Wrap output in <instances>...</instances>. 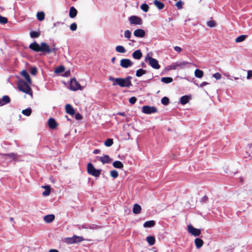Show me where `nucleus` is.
Instances as JSON below:
<instances>
[{"label": "nucleus", "instance_id": "6ab92c4d", "mask_svg": "<svg viewBox=\"0 0 252 252\" xmlns=\"http://www.w3.org/2000/svg\"><path fill=\"white\" fill-rule=\"evenodd\" d=\"M66 112L67 114L73 116L75 114V111L70 104H67L65 106Z\"/></svg>", "mask_w": 252, "mask_h": 252}, {"label": "nucleus", "instance_id": "39448f33", "mask_svg": "<svg viewBox=\"0 0 252 252\" xmlns=\"http://www.w3.org/2000/svg\"><path fill=\"white\" fill-rule=\"evenodd\" d=\"M145 61L148 62L150 66L154 69H158L160 68V65L157 60L153 58L150 56V53H148L145 57Z\"/></svg>", "mask_w": 252, "mask_h": 252}, {"label": "nucleus", "instance_id": "37998d69", "mask_svg": "<svg viewBox=\"0 0 252 252\" xmlns=\"http://www.w3.org/2000/svg\"><path fill=\"white\" fill-rule=\"evenodd\" d=\"M110 175L112 177L115 179L118 177L119 174L117 170H113L110 171Z\"/></svg>", "mask_w": 252, "mask_h": 252}, {"label": "nucleus", "instance_id": "9d476101", "mask_svg": "<svg viewBox=\"0 0 252 252\" xmlns=\"http://www.w3.org/2000/svg\"><path fill=\"white\" fill-rule=\"evenodd\" d=\"M133 63L128 59H123L120 61V65L125 68L132 66Z\"/></svg>", "mask_w": 252, "mask_h": 252}, {"label": "nucleus", "instance_id": "2f4dec72", "mask_svg": "<svg viewBox=\"0 0 252 252\" xmlns=\"http://www.w3.org/2000/svg\"><path fill=\"white\" fill-rule=\"evenodd\" d=\"M194 75H195V77H196L197 78H201L203 76V71H202L199 69H196L195 70Z\"/></svg>", "mask_w": 252, "mask_h": 252}, {"label": "nucleus", "instance_id": "c9c22d12", "mask_svg": "<svg viewBox=\"0 0 252 252\" xmlns=\"http://www.w3.org/2000/svg\"><path fill=\"white\" fill-rule=\"evenodd\" d=\"M147 241L149 244L151 246L153 245L155 242V237L153 236H148L147 237Z\"/></svg>", "mask_w": 252, "mask_h": 252}, {"label": "nucleus", "instance_id": "b1692460", "mask_svg": "<svg viewBox=\"0 0 252 252\" xmlns=\"http://www.w3.org/2000/svg\"><path fill=\"white\" fill-rule=\"evenodd\" d=\"M141 210V207L140 205L138 204H135L133 206L132 209L133 213L135 214H138L140 213Z\"/></svg>", "mask_w": 252, "mask_h": 252}, {"label": "nucleus", "instance_id": "423d86ee", "mask_svg": "<svg viewBox=\"0 0 252 252\" xmlns=\"http://www.w3.org/2000/svg\"><path fill=\"white\" fill-rule=\"evenodd\" d=\"M87 172L90 174L95 177H98L100 176L101 169H96L91 163L87 164Z\"/></svg>", "mask_w": 252, "mask_h": 252}, {"label": "nucleus", "instance_id": "0eeeda50", "mask_svg": "<svg viewBox=\"0 0 252 252\" xmlns=\"http://www.w3.org/2000/svg\"><path fill=\"white\" fill-rule=\"evenodd\" d=\"M83 240H84L83 237L81 236H78L77 235H73L72 237H67L65 238L64 242L68 244H71L79 243Z\"/></svg>", "mask_w": 252, "mask_h": 252}, {"label": "nucleus", "instance_id": "c756f323", "mask_svg": "<svg viewBox=\"0 0 252 252\" xmlns=\"http://www.w3.org/2000/svg\"><path fill=\"white\" fill-rule=\"evenodd\" d=\"M36 17L39 21H42L45 18V13L42 11L38 12L36 14Z\"/></svg>", "mask_w": 252, "mask_h": 252}, {"label": "nucleus", "instance_id": "13d9d810", "mask_svg": "<svg viewBox=\"0 0 252 252\" xmlns=\"http://www.w3.org/2000/svg\"><path fill=\"white\" fill-rule=\"evenodd\" d=\"M136 100H137L136 98L135 97L133 96L129 98V102L130 103L133 104L136 102Z\"/></svg>", "mask_w": 252, "mask_h": 252}, {"label": "nucleus", "instance_id": "f257e3e1", "mask_svg": "<svg viewBox=\"0 0 252 252\" xmlns=\"http://www.w3.org/2000/svg\"><path fill=\"white\" fill-rule=\"evenodd\" d=\"M29 48L35 52H50L49 46L45 42H41L40 45L36 42L31 43Z\"/></svg>", "mask_w": 252, "mask_h": 252}, {"label": "nucleus", "instance_id": "c85d7f7f", "mask_svg": "<svg viewBox=\"0 0 252 252\" xmlns=\"http://www.w3.org/2000/svg\"><path fill=\"white\" fill-rule=\"evenodd\" d=\"M155 225V221L154 220H149L145 222L143 224L144 227H151Z\"/></svg>", "mask_w": 252, "mask_h": 252}, {"label": "nucleus", "instance_id": "9b49d317", "mask_svg": "<svg viewBox=\"0 0 252 252\" xmlns=\"http://www.w3.org/2000/svg\"><path fill=\"white\" fill-rule=\"evenodd\" d=\"M128 20L130 24L141 25L142 19L141 18L137 16H131L128 18Z\"/></svg>", "mask_w": 252, "mask_h": 252}, {"label": "nucleus", "instance_id": "7c9ffc66", "mask_svg": "<svg viewBox=\"0 0 252 252\" xmlns=\"http://www.w3.org/2000/svg\"><path fill=\"white\" fill-rule=\"evenodd\" d=\"M147 73V71L143 69H139L136 72V76L138 77H140L142 75L145 74Z\"/></svg>", "mask_w": 252, "mask_h": 252}, {"label": "nucleus", "instance_id": "5fc2aeb1", "mask_svg": "<svg viewBox=\"0 0 252 252\" xmlns=\"http://www.w3.org/2000/svg\"><path fill=\"white\" fill-rule=\"evenodd\" d=\"M77 24L75 23L71 24L70 26V29L72 31H75L77 29Z\"/></svg>", "mask_w": 252, "mask_h": 252}, {"label": "nucleus", "instance_id": "f03ea898", "mask_svg": "<svg viewBox=\"0 0 252 252\" xmlns=\"http://www.w3.org/2000/svg\"><path fill=\"white\" fill-rule=\"evenodd\" d=\"M31 84L25 82L23 80H19L18 82V88L19 90L27 94L31 93L32 90L30 87Z\"/></svg>", "mask_w": 252, "mask_h": 252}, {"label": "nucleus", "instance_id": "6e6552de", "mask_svg": "<svg viewBox=\"0 0 252 252\" xmlns=\"http://www.w3.org/2000/svg\"><path fill=\"white\" fill-rule=\"evenodd\" d=\"M70 89L72 91H75L78 90H82L83 88L80 84L77 81L75 78L71 79L69 85Z\"/></svg>", "mask_w": 252, "mask_h": 252}, {"label": "nucleus", "instance_id": "58836bf2", "mask_svg": "<svg viewBox=\"0 0 252 252\" xmlns=\"http://www.w3.org/2000/svg\"><path fill=\"white\" fill-rule=\"evenodd\" d=\"M58 50V48L55 46L54 44H53L51 48L49 47L50 52H44V53L49 54L51 52H53L54 53L56 54Z\"/></svg>", "mask_w": 252, "mask_h": 252}, {"label": "nucleus", "instance_id": "6e6d98bb", "mask_svg": "<svg viewBox=\"0 0 252 252\" xmlns=\"http://www.w3.org/2000/svg\"><path fill=\"white\" fill-rule=\"evenodd\" d=\"M30 72L33 75H36L37 73V68L35 67H33L31 68Z\"/></svg>", "mask_w": 252, "mask_h": 252}, {"label": "nucleus", "instance_id": "a878e982", "mask_svg": "<svg viewBox=\"0 0 252 252\" xmlns=\"http://www.w3.org/2000/svg\"><path fill=\"white\" fill-rule=\"evenodd\" d=\"M154 3L159 10L162 9L164 7V3L158 0H155Z\"/></svg>", "mask_w": 252, "mask_h": 252}, {"label": "nucleus", "instance_id": "bb28decb", "mask_svg": "<svg viewBox=\"0 0 252 252\" xmlns=\"http://www.w3.org/2000/svg\"><path fill=\"white\" fill-rule=\"evenodd\" d=\"M194 243L197 249L201 248L203 244V240L200 238H196L194 240Z\"/></svg>", "mask_w": 252, "mask_h": 252}, {"label": "nucleus", "instance_id": "cd10ccee", "mask_svg": "<svg viewBox=\"0 0 252 252\" xmlns=\"http://www.w3.org/2000/svg\"><path fill=\"white\" fill-rule=\"evenodd\" d=\"M113 166L115 168H119V169H122L124 167V165L122 163V162L120 161H115L113 163Z\"/></svg>", "mask_w": 252, "mask_h": 252}, {"label": "nucleus", "instance_id": "a18cd8bd", "mask_svg": "<svg viewBox=\"0 0 252 252\" xmlns=\"http://www.w3.org/2000/svg\"><path fill=\"white\" fill-rule=\"evenodd\" d=\"M169 98L166 96L162 97L161 100V102L163 105H167L169 103Z\"/></svg>", "mask_w": 252, "mask_h": 252}, {"label": "nucleus", "instance_id": "338daca9", "mask_svg": "<svg viewBox=\"0 0 252 252\" xmlns=\"http://www.w3.org/2000/svg\"><path fill=\"white\" fill-rule=\"evenodd\" d=\"M49 252H59V251L56 249H51L49 251Z\"/></svg>", "mask_w": 252, "mask_h": 252}, {"label": "nucleus", "instance_id": "1a4fd4ad", "mask_svg": "<svg viewBox=\"0 0 252 252\" xmlns=\"http://www.w3.org/2000/svg\"><path fill=\"white\" fill-rule=\"evenodd\" d=\"M157 109L155 106H150L148 105L142 107V112L145 114H150L157 112Z\"/></svg>", "mask_w": 252, "mask_h": 252}, {"label": "nucleus", "instance_id": "ea45409f", "mask_svg": "<svg viewBox=\"0 0 252 252\" xmlns=\"http://www.w3.org/2000/svg\"><path fill=\"white\" fill-rule=\"evenodd\" d=\"M113 144V140L111 138L107 139L104 142V145L106 147H110Z\"/></svg>", "mask_w": 252, "mask_h": 252}, {"label": "nucleus", "instance_id": "de8ad7c7", "mask_svg": "<svg viewBox=\"0 0 252 252\" xmlns=\"http://www.w3.org/2000/svg\"><path fill=\"white\" fill-rule=\"evenodd\" d=\"M124 36L125 38L130 39L131 36V33L130 31L126 30L124 32Z\"/></svg>", "mask_w": 252, "mask_h": 252}, {"label": "nucleus", "instance_id": "8fccbe9b", "mask_svg": "<svg viewBox=\"0 0 252 252\" xmlns=\"http://www.w3.org/2000/svg\"><path fill=\"white\" fill-rule=\"evenodd\" d=\"M207 25L210 28H213L216 26V22L213 20H211L207 22Z\"/></svg>", "mask_w": 252, "mask_h": 252}, {"label": "nucleus", "instance_id": "0e129e2a", "mask_svg": "<svg viewBox=\"0 0 252 252\" xmlns=\"http://www.w3.org/2000/svg\"><path fill=\"white\" fill-rule=\"evenodd\" d=\"M99 153H100V150L99 149H95L93 151V153L94 154H99Z\"/></svg>", "mask_w": 252, "mask_h": 252}, {"label": "nucleus", "instance_id": "393cba45", "mask_svg": "<svg viewBox=\"0 0 252 252\" xmlns=\"http://www.w3.org/2000/svg\"><path fill=\"white\" fill-rule=\"evenodd\" d=\"M190 97L188 95H184L180 98V102L182 104L185 105L187 104L189 100Z\"/></svg>", "mask_w": 252, "mask_h": 252}, {"label": "nucleus", "instance_id": "7ed1b4c3", "mask_svg": "<svg viewBox=\"0 0 252 252\" xmlns=\"http://www.w3.org/2000/svg\"><path fill=\"white\" fill-rule=\"evenodd\" d=\"M191 64L190 63L183 61V62H177L172 63L171 65L168 66V69L176 70L178 69H183L187 65Z\"/></svg>", "mask_w": 252, "mask_h": 252}, {"label": "nucleus", "instance_id": "09e8293b", "mask_svg": "<svg viewBox=\"0 0 252 252\" xmlns=\"http://www.w3.org/2000/svg\"><path fill=\"white\" fill-rule=\"evenodd\" d=\"M64 70V67L63 66H60L59 67H57L55 70V72L60 73L63 72Z\"/></svg>", "mask_w": 252, "mask_h": 252}, {"label": "nucleus", "instance_id": "bf43d9fd", "mask_svg": "<svg viewBox=\"0 0 252 252\" xmlns=\"http://www.w3.org/2000/svg\"><path fill=\"white\" fill-rule=\"evenodd\" d=\"M252 76V70H248L247 72V79H250L251 77Z\"/></svg>", "mask_w": 252, "mask_h": 252}, {"label": "nucleus", "instance_id": "4d7b16f0", "mask_svg": "<svg viewBox=\"0 0 252 252\" xmlns=\"http://www.w3.org/2000/svg\"><path fill=\"white\" fill-rule=\"evenodd\" d=\"M213 76V77L216 78L217 80L220 79L221 77V74L218 72L214 74Z\"/></svg>", "mask_w": 252, "mask_h": 252}, {"label": "nucleus", "instance_id": "4468645a", "mask_svg": "<svg viewBox=\"0 0 252 252\" xmlns=\"http://www.w3.org/2000/svg\"><path fill=\"white\" fill-rule=\"evenodd\" d=\"M79 229H94L97 228V226L94 224H84L79 227Z\"/></svg>", "mask_w": 252, "mask_h": 252}, {"label": "nucleus", "instance_id": "49530a36", "mask_svg": "<svg viewBox=\"0 0 252 252\" xmlns=\"http://www.w3.org/2000/svg\"><path fill=\"white\" fill-rule=\"evenodd\" d=\"M40 34L37 32L32 31L30 32V36L32 38H36L39 36Z\"/></svg>", "mask_w": 252, "mask_h": 252}, {"label": "nucleus", "instance_id": "3c124183", "mask_svg": "<svg viewBox=\"0 0 252 252\" xmlns=\"http://www.w3.org/2000/svg\"><path fill=\"white\" fill-rule=\"evenodd\" d=\"M8 22L7 19L6 17L0 15V24H4Z\"/></svg>", "mask_w": 252, "mask_h": 252}, {"label": "nucleus", "instance_id": "f704fd0d", "mask_svg": "<svg viewBox=\"0 0 252 252\" xmlns=\"http://www.w3.org/2000/svg\"><path fill=\"white\" fill-rule=\"evenodd\" d=\"M161 81L166 84L170 83L173 81V79L171 77H162L161 79Z\"/></svg>", "mask_w": 252, "mask_h": 252}, {"label": "nucleus", "instance_id": "052dcab7", "mask_svg": "<svg viewBox=\"0 0 252 252\" xmlns=\"http://www.w3.org/2000/svg\"><path fill=\"white\" fill-rule=\"evenodd\" d=\"M75 118L76 120H79L82 119V116L79 113H77L75 115Z\"/></svg>", "mask_w": 252, "mask_h": 252}, {"label": "nucleus", "instance_id": "774afa93", "mask_svg": "<svg viewBox=\"0 0 252 252\" xmlns=\"http://www.w3.org/2000/svg\"><path fill=\"white\" fill-rule=\"evenodd\" d=\"M116 57H113L111 59V62L114 63H115V60H116Z\"/></svg>", "mask_w": 252, "mask_h": 252}, {"label": "nucleus", "instance_id": "a19ab883", "mask_svg": "<svg viewBox=\"0 0 252 252\" xmlns=\"http://www.w3.org/2000/svg\"><path fill=\"white\" fill-rule=\"evenodd\" d=\"M246 36L245 35H240L235 39V42L238 43L243 41L246 39Z\"/></svg>", "mask_w": 252, "mask_h": 252}, {"label": "nucleus", "instance_id": "c03bdc74", "mask_svg": "<svg viewBox=\"0 0 252 252\" xmlns=\"http://www.w3.org/2000/svg\"><path fill=\"white\" fill-rule=\"evenodd\" d=\"M119 78H114L112 76L109 77V80L113 81V86H116L118 85V82L116 80H119Z\"/></svg>", "mask_w": 252, "mask_h": 252}, {"label": "nucleus", "instance_id": "5701e85b", "mask_svg": "<svg viewBox=\"0 0 252 252\" xmlns=\"http://www.w3.org/2000/svg\"><path fill=\"white\" fill-rule=\"evenodd\" d=\"M77 14V11L75 7L72 6L70 8L69 15L71 18H74Z\"/></svg>", "mask_w": 252, "mask_h": 252}, {"label": "nucleus", "instance_id": "473e14b6", "mask_svg": "<svg viewBox=\"0 0 252 252\" xmlns=\"http://www.w3.org/2000/svg\"><path fill=\"white\" fill-rule=\"evenodd\" d=\"M246 153L249 156L252 158V144H248L246 147Z\"/></svg>", "mask_w": 252, "mask_h": 252}, {"label": "nucleus", "instance_id": "a211bd4d", "mask_svg": "<svg viewBox=\"0 0 252 252\" xmlns=\"http://www.w3.org/2000/svg\"><path fill=\"white\" fill-rule=\"evenodd\" d=\"M133 58L136 60H140L142 57V53L140 50L135 51L132 54Z\"/></svg>", "mask_w": 252, "mask_h": 252}, {"label": "nucleus", "instance_id": "4c0bfd02", "mask_svg": "<svg viewBox=\"0 0 252 252\" xmlns=\"http://www.w3.org/2000/svg\"><path fill=\"white\" fill-rule=\"evenodd\" d=\"M22 114L27 116H30L32 113V109L30 108L22 110Z\"/></svg>", "mask_w": 252, "mask_h": 252}, {"label": "nucleus", "instance_id": "2eb2a0df", "mask_svg": "<svg viewBox=\"0 0 252 252\" xmlns=\"http://www.w3.org/2000/svg\"><path fill=\"white\" fill-rule=\"evenodd\" d=\"M97 158L99 159V160L103 163H107L111 162L112 160V159L110 158L108 155H104L103 157H97Z\"/></svg>", "mask_w": 252, "mask_h": 252}, {"label": "nucleus", "instance_id": "aec40b11", "mask_svg": "<svg viewBox=\"0 0 252 252\" xmlns=\"http://www.w3.org/2000/svg\"><path fill=\"white\" fill-rule=\"evenodd\" d=\"M10 101V98L7 95H4L2 97V99H0V106H2L8 103Z\"/></svg>", "mask_w": 252, "mask_h": 252}, {"label": "nucleus", "instance_id": "864d4df0", "mask_svg": "<svg viewBox=\"0 0 252 252\" xmlns=\"http://www.w3.org/2000/svg\"><path fill=\"white\" fill-rule=\"evenodd\" d=\"M184 4V2L181 1L179 0L176 3V6L179 9H181L183 8V5Z\"/></svg>", "mask_w": 252, "mask_h": 252}, {"label": "nucleus", "instance_id": "ddd939ff", "mask_svg": "<svg viewBox=\"0 0 252 252\" xmlns=\"http://www.w3.org/2000/svg\"><path fill=\"white\" fill-rule=\"evenodd\" d=\"M133 34L137 37L142 38L145 35V32L142 29H137L134 31Z\"/></svg>", "mask_w": 252, "mask_h": 252}, {"label": "nucleus", "instance_id": "4be33fe9", "mask_svg": "<svg viewBox=\"0 0 252 252\" xmlns=\"http://www.w3.org/2000/svg\"><path fill=\"white\" fill-rule=\"evenodd\" d=\"M55 219V216L53 214L47 215L44 217V220L47 223L51 222Z\"/></svg>", "mask_w": 252, "mask_h": 252}, {"label": "nucleus", "instance_id": "f8f14e48", "mask_svg": "<svg viewBox=\"0 0 252 252\" xmlns=\"http://www.w3.org/2000/svg\"><path fill=\"white\" fill-rule=\"evenodd\" d=\"M188 230L189 233L194 236H198L201 233V230L200 229L194 228L191 225L188 226Z\"/></svg>", "mask_w": 252, "mask_h": 252}, {"label": "nucleus", "instance_id": "e2e57ef3", "mask_svg": "<svg viewBox=\"0 0 252 252\" xmlns=\"http://www.w3.org/2000/svg\"><path fill=\"white\" fill-rule=\"evenodd\" d=\"M208 83L206 82H203L202 83L200 84V87H203L207 85H208Z\"/></svg>", "mask_w": 252, "mask_h": 252}, {"label": "nucleus", "instance_id": "412c9836", "mask_svg": "<svg viewBox=\"0 0 252 252\" xmlns=\"http://www.w3.org/2000/svg\"><path fill=\"white\" fill-rule=\"evenodd\" d=\"M21 75L25 78L28 83L32 84V80L30 76L26 70H23L22 71Z\"/></svg>", "mask_w": 252, "mask_h": 252}, {"label": "nucleus", "instance_id": "dca6fc26", "mask_svg": "<svg viewBox=\"0 0 252 252\" xmlns=\"http://www.w3.org/2000/svg\"><path fill=\"white\" fill-rule=\"evenodd\" d=\"M1 156L5 159L7 158V157H9L12 159L15 160L18 158V156L16 153H11L6 154H1Z\"/></svg>", "mask_w": 252, "mask_h": 252}, {"label": "nucleus", "instance_id": "f3484780", "mask_svg": "<svg viewBox=\"0 0 252 252\" xmlns=\"http://www.w3.org/2000/svg\"><path fill=\"white\" fill-rule=\"evenodd\" d=\"M48 126L50 128L53 129L57 127L58 124L54 119L51 118L48 120Z\"/></svg>", "mask_w": 252, "mask_h": 252}, {"label": "nucleus", "instance_id": "603ef678", "mask_svg": "<svg viewBox=\"0 0 252 252\" xmlns=\"http://www.w3.org/2000/svg\"><path fill=\"white\" fill-rule=\"evenodd\" d=\"M208 201V197L206 195H204L200 199V202L202 204L206 203Z\"/></svg>", "mask_w": 252, "mask_h": 252}, {"label": "nucleus", "instance_id": "e433bc0d", "mask_svg": "<svg viewBox=\"0 0 252 252\" xmlns=\"http://www.w3.org/2000/svg\"><path fill=\"white\" fill-rule=\"evenodd\" d=\"M43 188L45 189V190L42 192V195L45 196L49 195L50 193V187L49 186H45V187H43Z\"/></svg>", "mask_w": 252, "mask_h": 252}, {"label": "nucleus", "instance_id": "79ce46f5", "mask_svg": "<svg viewBox=\"0 0 252 252\" xmlns=\"http://www.w3.org/2000/svg\"><path fill=\"white\" fill-rule=\"evenodd\" d=\"M140 8L143 11L147 12L149 10V6H148V4L146 3H143L141 5Z\"/></svg>", "mask_w": 252, "mask_h": 252}, {"label": "nucleus", "instance_id": "72a5a7b5", "mask_svg": "<svg viewBox=\"0 0 252 252\" xmlns=\"http://www.w3.org/2000/svg\"><path fill=\"white\" fill-rule=\"evenodd\" d=\"M116 51L120 53H125L126 50L125 47L121 45H118L116 47Z\"/></svg>", "mask_w": 252, "mask_h": 252}, {"label": "nucleus", "instance_id": "680f3d73", "mask_svg": "<svg viewBox=\"0 0 252 252\" xmlns=\"http://www.w3.org/2000/svg\"><path fill=\"white\" fill-rule=\"evenodd\" d=\"M174 49L176 51L178 52H181L182 51V49L179 46H175Z\"/></svg>", "mask_w": 252, "mask_h": 252}, {"label": "nucleus", "instance_id": "20e7f679", "mask_svg": "<svg viewBox=\"0 0 252 252\" xmlns=\"http://www.w3.org/2000/svg\"><path fill=\"white\" fill-rule=\"evenodd\" d=\"M132 77L131 76H127L126 77L119 78V80H116L118 82V85L121 87H126L129 88L132 86L131 82V79Z\"/></svg>", "mask_w": 252, "mask_h": 252}, {"label": "nucleus", "instance_id": "69168bd1", "mask_svg": "<svg viewBox=\"0 0 252 252\" xmlns=\"http://www.w3.org/2000/svg\"><path fill=\"white\" fill-rule=\"evenodd\" d=\"M117 115H120V116H126V114H125V112H118L117 113Z\"/></svg>", "mask_w": 252, "mask_h": 252}]
</instances>
